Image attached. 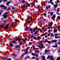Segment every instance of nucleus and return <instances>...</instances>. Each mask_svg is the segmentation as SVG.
Wrapping results in <instances>:
<instances>
[{"label": "nucleus", "instance_id": "23", "mask_svg": "<svg viewBox=\"0 0 60 60\" xmlns=\"http://www.w3.org/2000/svg\"><path fill=\"white\" fill-rule=\"evenodd\" d=\"M55 45H56L55 46H56V47H57V43H55Z\"/></svg>", "mask_w": 60, "mask_h": 60}, {"label": "nucleus", "instance_id": "4", "mask_svg": "<svg viewBox=\"0 0 60 60\" xmlns=\"http://www.w3.org/2000/svg\"><path fill=\"white\" fill-rule=\"evenodd\" d=\"M53 56H51L50 57V59H51L52 60H55V59L53 58Z\"/></svg>", "mask_w": 60, "mask_h": 60}, {"label": "nucleus", "instance_id": "56", "mask_svg": "<svg viewBox=\"0 0 60 60\" xmlns=\"http://www.w3.org/2000/svg\"><path fill=\"white\" fill-rule=\"evenodd\" d=\"M46 9H48V7H46Z\"/></svg>", "mask_w": 60, "mask_h": 60}, {"label": "nucleus", "instance_id": "15", "mask_svg": "<svg viewBox=\"0 0 60 60\" xmlns=\"http://www.w3.org/2000/svg\"><path fill=\"white\" fill-rule=\"evenodd\" d=\"M27 38H25V40H23V41L25 42V41H27Z\"/></svg>", "mask_w": 60, "mask_h": 60}, {"label": "nucleus", "instance_id": "27", "mask_svg": "<svg viewBox=\"0 0 60 60\" xmlns=\"http://www.w3.org/2000/svg\"><path fill=\"white\" fill-rule=\"evenodd\" d=\"M37 39V38L36 37H34L33 38V39H34V40H35V39Z\"/></svg>", "mask_w": 60, "mask_h": 60}, {"label": "nucleus", "instance_id": "33", "mask_svg": "<svg viewBox=\"0 0 60 60\" xmlns=\"http://www.w3.org/2000/svg\"><path fill=\"white\" fill-rule=\"evenodd\" d=\"M27 6H30V4H27Z\"/></svg>", "mask_w": 60, "mask_h": 60}, {"label": "nucleus", "instance_id": "55", "mask_svg": "<svg viewBox=\"0 0 60 60\" xmlns=\"http://www.w3.org/2000/svg\"><path fill=\"white\" fill-rule=\"evenodd\" d=\"M45 38H47V37H48V36L45 35Z\"/></svg>", "mask_w": 60, "mask_h": 60}, {"label": "nucleus", "instance_id": "11", "mask_svg": "<svg viewBox=\"0 0 60 60\" xmlns=\"http://www.w3.org/2000/svg\"><path fill=\"white\" fill-rule=\"evenodd\" d=\"M55 38L56 39H57V38H60V36H58L57 37L56 36L55 37Z\"/></svg>", "mask_w": 60, "mask_h": 60}, {"label": "nucleus", "instance_id": "28", "mask_svg": "<svg viewBox=\"0 0 60 60\" xmlns=\"http://www.w3.org/2000/svg\"><path fill=\"white\" fill-rule=\"evenodd\" d=\"M26 2V1H22V3H25Z\"/></svg>", "mask_w": 60, "mask_h": 60}, {"label": "nucleus", "instance_id": "42", "mask_svg": "<svg viewBox=\"0 0 60 60\" xmlns=\"http://www.w3.org/2000/svg\"><path fill=\"white\" fill-rule=\"evenodd\" d=\"M48 7V8H50V6H49Z\"/></svg>", "mask_w": 60, "mask_h": 60}, {"label": "nucleus", "instance_id": "40", "mask_svg": "<svg viewBox=\"0 0 60 60\" xmlns=\"http://www.w3.org/2000/svg\"><path fill=\"white\" fill-rule=\"evenodd\" d=\"M10 46H11V47H12L13 46V45H12V44H10Z\"/></svg>", "mask_w": 60, "mask_h": 60}, {"label": "nucleus", "instance_id": "36", "mask_svg": "<svg viewBox=\"0 0 60 60\" xmlns=\"http://www.w3.org/2000/svg\"><path fill=\"white\" fill-rule=\"evenodd\" d=\"M53 1V0H50V3H52V2Z\"/></svg>", "mask_w": 60, "mask_h": 60}, {"label": "nucleus", "instance_id": "34", "mask_svg": "<svg viewBox=\"0 0 60 60\" xmlns=\"http://www.w3.org/2000/svg\"><path fill=\"white\" fill-rule=\"evenodd\" d=\"M46 35V33H44L42 35V36H45Z\"/></svg>", "mask_w": 60, "mask_h": 60}, {"label": "nucleus", "instance_id": "62", "mask_svg": "<svg viewBox=\"0 0 60 60\" xmlns=\"http://www.w3.org/2000/svg\"><path fill=\"white\" fill-rule=\"evenodd\" d=\"M48 29H50V27H47Z\"/></svg>", "mask_w": 60, "mask_h": 60}, {"label": "nucleus", "instance_id": "10", "mask_svg": "<svg viewBox=\"0 0 60 60\" xmlns=\"http://www.w3.org/2000/svg\"><path fill=\"white\" fill-rule=\"evenodd\" d=\"M58 5V4L57 5H56V4H54V5L53 6L54 7H55V8H56L57 7V6Z\"/></svg>", "mask_w": 60, "mask_h": 60}, {"label": "nucleus", "instance_id": "12", "mask_svg": "<svg viewBox=\"0 0 60 60\" xmlns=\"http://www.w3.org/2000/svg\"><path fill=\"white\" fill-rule=\"evenodd\" d=\"M35 52L36 53H39V51L38 50H36L35 51Z\"/></svg>", "mask_w": 60, "mask_h": 60}, {"label": "nucleus", "instance_id": "1", "mask_svg": "<svg viewBox=\"0 0 60 60\" xmlns=\"http://www.w3.org/2000/svg\"><path fill=\"white\" fill-rule=\"evenodd\" d=\"M7 13H8V12H7L5 13H4L2 15L3 17H4V19H5L7 17Z\"/></svg>", "mask_w": 60, "mask_h": 60}, {"label": "nucleus", "instance_id": "60", "mask_svg": "<svg viewBox=\"0 0 60 60\" xmlns=\"http://www.w3.org/2000/svg\"><path fill=\"white\" fill-rule=\"evenodd\" d=\"M51 31V30H49V31H48V32H50Z\"/></svg>", "mask_w": 60, "mask_h": 60}, {"label": "nucleus", "instance_id": "59", "mask_svg": "<svg viewBox=\"0 0 60 60\" xmlns=\"http://www.w3.org/2000/svg\"><path fill=\"white\" fill-rule=\"evenodd\" d=\"M20 46L21 45H22V43H20Z\"/></svg>", "mask_w": 60, "mask_h": 60}, {"label": "nucleus", "instance_id": "58", "mask_svg": "<svg viewBox=\"0 0 60 60\" xmlns=\"http://www.w3.org/2000/svg\"><path fill=\"white\" fill-rule=\"evenodd\" d=\"M48 40H45V42H48Z\"/></svg>", "mask_w": 60, "mask_h": 60}, {"label": "nucleus", "instance_id": "9", "mask_svg": "<svg viewBox=\"0 0 60 60\" xmlns=\"http://www.w3.org/2000/svg\"><path fill=\"white\" fill-rule=\"evenodd\" d=\"M31 55L32 56H36V54L35 53H33Z\"/></svg>", "mask_w": 60, "mask_h": 60}, {"label": "nucleus", "instance_id": "50", "mask_svg": "<svg viewBox=\"0 0 60 60\" xmlns=\"http://www.w3.org/2000/svg\"><path fill=\"white\" fill-rule=\"evenodd\" d=\"M48 43H51V42H50L49 41H48Z\"/></svg>", "mask_w": 60, "mask_h": 60}, {"label": "nucleus", "instance_id": "24", "mask_svg": "<svg viewBox=\"0 0 60 60\" xmlns=\"http://www.w3.org/2000/svg\"><path fill=\"white\" fill-rule=\"evenodd\" d=\"M53 12H51V13H50V15H53Z\"/></svg>", "mask_w": 60, "mask_h": 60}, {"label": "nucleus", "instance_id": "51", "mask_svg": "<svg viewBox=\"0 0 60 60\" xmlns=\"http://www.w3.org/2000/svg\"><path fill=\"white\" fill-rule=\"evenodd\" d=\"M52 47H54V48H55V47H56V46L54 45L52 46Z\"/></svg>", "mask_w": 60, "mask_h": 60}, {"label": "nucleus", "instance_id": "53", "mask_svg": "<svg viewBox=\"0 0 60 60\" xmlns=\"http://www.w3.org/2000/svg\"><path fill=\"white\" fill-rule=\"evenodd\" d=\"M36 56H37V57H38V54H37V55H36Z\"/></svg>", "mask_w": 60, "mask_h": 60}, {"label": "nucleus", "instance_id": "48", "mask_svg": "<svg viewBox=\"0 0 60 60\" xmlns=\"http://www.w3.org/2000/svg\"><path fill=\"white\" fill-rule=\"evenodd\" d=\"M57 11L58 12H59V10L58 9H57Z\"/></svg>", "mask_w": 60, "mask_h": 60}, {"label": "nucleus", "instance_id": "49", "mask_svg": "<svg viewBox=\"0 0 60 60\" xmlns=\"http://www.w3.org/2000/svg\"><path fill=\"white\" fill-rule=\"evenodd\" d=\"M51 4H52V5H54V3H53V2H52Z\"/></svg>", "mask_w": 60, "mask_h": 60}, {"label": "nucleus", "instance_id": "38", "mask_svg": "<svg viewBox=\"0 0 60 60\" xmlns=\"http://www.w3.org/2000/svg\"><path fill=\"white\" fill-rule=\"evenodd\" d=\"M58 35V34H56L55 35V36H56L57 35Z\"/></svg>", "mask_w": 60, "mask_h": 60}, {"label": "nucleus", "instance_id": "6", "mask_svg": "<svg viewBox=\"0 0 60 60\" xmlns=\"http://www.w3.org/2000/svg\"><path fill=\"white\" fill-rule=\"evenodd\" d=\"M56 18V15L54 14L53 15V17H52V19H54V18Z\"/></svg>", "mask_w": 60, "mask_h": 60}, {"label": "nucleus", "instance_id": "2", "mask_svg": "<svg viewBox=\"0 0 60 60\" xmlns=\"http://www.w3.org/2000/svg\"><path fill=\"white\" fill-rule=\"evenodd\" d=\"M39 47H41L42 49H43V44L41 43V45H39Z\"/></svg>", "mask_w": 60, "mask_h": 60}, {"label": "nucleus", "instance_id": "25", "mask_svg": "<svg viewBox=\"0 0 60 60\" xmlns=\"http://www.w3.org/2000/svg\"><path fill=\"white\" fill-rule=\"evenodd\" d=\"M50 32H49V34H48V36H50Z\"/></svg>", "mask_w": 60, "mask_h": 60}, {"label": "nucleus", "instance_id": "30", "mask_svg": "<svg viewBox=\"0 0 60 60\" xmlns=\"http://www.w3.org/2000/svg\"><path fill=\"white\" fill-rule=\"evenodd\" d=\"M12 9L13 10H14V9H15V8H14V7H13L12 8Z\"/></svg>", "mask_w": 60, "mask_h": 60}, {"label": "nucleus", "instance_id": "21", "mask_svg": "<svg viewBox=\"0 0 60 60\" xmlns=\"http://www.w3.org/2000/svg\"><path fill=\"white\" fill-rule=\"evenodd\" d=\"M1 28H4V27L3 25L2 26H1Z\"/></svg>", "mask_w": 60, "mask_h": 60}, {"label": "nucleus", "instance_id": "16", "mask_svg": "<svg viewBox=\"0 0 60 60\" xmlns=\"http://www.w3.org/2000/svg\"><path fill=\"white\" fill-rule=\"evenodd\" d=\"M60 26H59V27H58V30L59 29V31L60 32V29H60Z\"/></svg>", "mask_w": 60, "mask_h": 60}, {"label": "nucleus", "instance_id": "5", "mask_svg": "<svg viewBox=\"0 0 60 60\" xmlns=\"http://www.w3.org/2000/svg\"><path fill=\"white\" fill-rule=\"evenodd\" d=\"M30 30L31 31L32 33H33V31H32V30H33V32H34L35 31V30L34 29H30Z\"/></svg>", "mask_w": 60, "mask_h": 60}, {"label": "nucleus", "instance_id": "13", "mask_svg": "<svg viewBox=\"0 0 60 60\" xmlns=\"http://www.w3.org/2000/svg\"><path fill=\"white\" fill-rule=\"evenodd\" d=\"M60 60V56L59 57L57 58V59L56 60Z\"/></svg>", "mask_w": 60, "mask_h": 60}, {"label": "nucleus", "instance_id": "26", "mask_svg": "<svg viewBox=\"0 0 60 60\" xmlns=\"http://www.w3.org/2000/svg\"><path fill=\"white\" fill-rule=\"evenodd\" d=\"M48 51V50L47 49H46L45 50V52H46V53H47V52Z\"/></svg>", "mask_w": 60, "mask_h": 60}, {"label": "nucleus", "instance_id": "54", "mask_svg": "<svg viewBox=\"0 0 60 60\" xmlns=\"http://www.w3.org/2000/svg\"><path fill=\"white\" fill-rule=\"evenodd\" d=\"M44 15H47V14L46 13H45L43 14Z\"/></svg>", "mask_w": 60, "mask_h": 60}, {"label": "nucleus", "instance_id": "39", "mask_svg": "<svg viewBox=\"0 0 60 60\" xmlns=\"http://www.w3.org/2000/svg\"><path fill=\"white\" fill-rule=\"evenodd\" d=\"M57 18L58 19H60V17L59 16H58L57 17Z\"/></svg>", "mask_w": 60, "mask_h": 60}, {"label": "nucleus", "instance_id": "64", "mask_svg": "<svg viewBox=\"0 0 60 60\" xmlns=\"http://www.w3.org/2000/svg\"><path fill=\"white\" fill-rule=\"evenodd\" d=\"M60 44V42H59L58 43V44Z\"/></svg>", "mask_w": 60, "mask_h": 60}, {"label": "nucleus", "instance_id": "45", "mask_svg": "<svg viewBox=\"0 0 60 60\" xmlns=\"http://www.w3.org/2000/svg\"><path fill=\"white\" fill-rule=\"evenodd\" d=\"M57 14H58L59 15H60V13H58V12H57L56 13Z\"/></svg>", "mask_w": 60, "mask_h": 60}, {"label": "nucleus", "instance_id": "14", "mask_svg": "<svg viewBox=\"0 0 60 60\" xmlns=\"http://www.w3.org/2000/svg\"><path fill=\"white\" fill-rule=\"evenodd\" d=\"M56 32H57V30L56 29L55 30H54V33H55Z\"/></svg>", "mask_w": 60, "mask_h": 60}, {"label": "nucleus", "instance_id": "20", "mask_svg": "<svg viewBox=\"0 0 60 60\" xmlns=\"http://www.w3.org/2000/svg\"><path fill=\"white\" fill-rule=\"evenodd\" d=\"M37 34V31H35L34 33V34Z\"/></svg>", "mask_w": 60, "mask_h": 60}, {"label": "nucleus", "instance_id": "17", "mask_svg": "<svg viewBox=\"0 0 60 60\" xmlns=\"http://www.w3.org/2000/svg\"><path fill=\"white\" fill-rule=\"evenodd\" d=\"M15 40H14L12 41V43L14 44L15 43Z\"/></svg>", "mask_w": 60, "mask_h": 60}, {"label": "nucleus", "instance_id": "63", "mask_svg": "<svg viewBox=\"0 0 60 60\" xmlns=\"http://www.w3.org/2000/svg\"><path fill=\"white\" fill-rule=\"evenodd\" d=\"M38 9H39H39H40V7H38Z\"/></svg>", "mask_w": 60, "mask_h": 60}, {"label": "nucleus", "instance_id": "61", "mask_svg": "<svg viewBox=\"0 0 60 60\" xmlns=\"http://www.w3.org/2000/svg\"><path fill=\"white\" fill-rule=\"evenodd\" d=\"M7 1V0H4L3 2H5V1Z\"/></svg>", "mask_w": 60, "mask_h": 60}, {"label": "nucleus", "instance_id": "35", "mask_svg": "<svg viewBox=\"0 0 60 60\" xmlns=\"http://www.w3.org/2000/svg\"><path fill=\"white\" fill-rule=\"evenodd\" d=\"M43 41H40V42H41V43H42V42H43Z\"/></svg>", "mask_w": 60, "mask_h": 60}, {"label": "nucleus", "instance_id": "18", "mask_svg": "<svg viewBox=\"0 0 60 60\" xmlns=\"http://www.w3.org/2000/svg\"><path fill=\"white\" fill-rule=\"evenodd\" d=\"M4 5H1L0 6V7H4Z\"/></svg>", "mask_w": 60, "mask_h": 60}, {"label": "nucleus", "instance_id": "43", "mask_svg": "<svg viewBox=\"0 0 60 60\" xmlns=\"http://www.w3.org/2000/svg\"><path fill=\"white\" fill-rule=\"evenodd\" d=\"M4 9H6V6H4Z\"/></svg>", "mask_w": 60, "mask_h": 60}, {"label": "nucleus", "instance_id": "3", "mask_svg": "<svg viewBox=\"0 0 60 60\" xmlns=\"http://www.w3.org/2000/svg\"><path fill=\"white\" fill-rule=\"evenodd\" d=\"M28 50V48H27L26 49H25L24 50V51H26L25 52V54H26L27 53H28V51L27 50Z\"/></svg>", "mask_w": 60, "mask_h": 60}, {"label": "nucleus", "instance_id": "57", "mask_svg": "<svg viewBox=\"0 0 60 60\" xmlns=\"http://www.w3.org/2000/svg\"><path fill=\"white\" fill-rule=\"evenodd\" d=\"M28 23H30V20H29L28 21Z\"/></svg>", "mask_w": 60, "mask_h": 60}, {"label": "nucleus", "instance_id": "52", "mask_svg": "<svg viewBox=\"0 0 60 60\" xmlns=\"http://www.w3.org/2000/svg\"><path fill=\"white\" fill-rule=\"evenodd\" d=\"M34 58H35V57H33L32 58V59H34Z\"/></svg>", "mask_w": 60, "mask_h": 60}, {"label": "nucleus", "instance_id": "47", "mask_svg": "<svg viewBox=\"0 0 60 60\" xmlns=\"http://www.w3.org/2000/svg\"><path fill=\"white\" fill-rule=\"evenodd\" d=\"M7 60H11V59L9 58L7 59Z\"/></svg>", "mask_w": 60, "mask_h": 60}, {"label": "nucleus", "instance_id": "37", "mask_svg": "<svg viewBox=\"0 0 60 60\" xmlns=\"http://www.w3.org/2000/svg\"><path fill=\"white\" fill-rule=\"evenodd\" d=\"M20 47V46L19 45H17L16 46V48H19V47Z\"/></svg>", "mask_w": 60, "mask_h": 60}, {"label": "nucleus", "instance_id": "29", "mask_svg": "<svg viewBox=\"0 0 60 60\" xmlns=\"http://www.w3.org/2000/svg\"><path fill=\"white\" fill-rule=\"evenodd\" d=\"M5 29H8V26H7L5 28Z\"/></svg>", "mask_w": 60, "mask_h": 60}, {"label": "nucleus", "instance_id": "44", "mask_svg": "<svg viewBox=\"0 0 60 60\" xmlns=\"http://www.w3.org/2000/svg\"><path fill=\"white\" fill-rule=\"evenodd\" d=\"M25 5H23V9H25Z\"/></svg>", "mask_w": 60, "mask_h": 60}, {"label": "nucleus", "instance_id": "7", "mask_svg": "<svg viewBox=\"0 0 60 60\" xmlns=\"http://www.w3.org/2000/svg\"><path fill=\"white\" fill-rule=\"evenodd\" d=\"M16 40L17 41H21V39H20L19 38H17L16 39Z\"/></svg>", "mask_w": 60, "mask_h": 60}, {"label": "nucleus", "instance_id": "32", "mask_svg": "<svg viewBox=\"0 0 60 60\" xmlns=\"http://www.w3.org/2000/svg\"><path fill=\"white\" fill-rule=\"evenodd\" d=\"M33 4L34 5L35 4V2L34 1H33Z\"/></svg>", "mask_w": 60, "mask_h": 60}, {"label": "nucleus", "instance_id": "31", "mask_svg": "<svg viewBox=\"0 0 60 60\" xmlns=\"http://www.w3.org/2000/svg\"><path fill=\"white\" fill-rule=\"evenodd\" d=\"M52 24H53V23L52 22H51L49 24L50 25H52Z\"/></svg>", "mask_w": 60, "mask_h": 60}, {"label": "nucleus", "instance_id": "19", "mask_svg": "<svg viewBox=\"0 0 60 60\" xmlns=\"http://www.w3.org/2000/svg\"><path fill=\"white\" fill-rule=\"evenodd\" d=\"M40 37H41L40 36H38L37 37V38L38 39H39V40H40Z\"/></svg>", "mask_w": 60, "mask_h": 60}, {"label": "nucleus", "instance_id": "46", "mask_svg": "<svg viewBox=\"0 0 60 60\" xmlns=\"http://www.w3.org/2000/svg\"><path fill=\"white\" fill-rule=\"evenodd\" d=\"M34 37V35L32 36L31 37V38H33V37Z\"/></svg>", "mask_w": 60, "mask_h": 60}, {"label": "nucleus", "instance_id": "8", "mask_svg": "<svg viewBox=\"0 0 60 60\" xmlns=\"http://www.w3.org/2000/svg\"><path fill=\"white\" fill-rule=\"evenodd\" d=\"M57 41V40H53L51 42H56Z\"/></svg>", "mask_w": 60, "mask_h": 60}, {"label": "nucleus", "instance_id": "22", "mask_svg": "<svg viewBox=\"0 0 60 60\" xmlns=\"http://www.w3.org/2000/svg\"><path fill=\"white\" fill-rule=\"evenodd\" d=\"M42 58L43 59H45V57L44 56H43L42 57Z\"/></svg>", "mask_w": 60, "mask_h": 60}, {"label": "nucleus", "instance_id": "41", "mask_svg": "<svg viewBox=\"0 0 60 60\" xmlns=\"http://www.w3.org/2000/svg\"><path fill=\"white\" fill-rule=\"evenodd\" d=\"M40 31L41 33H42V30L41 29L40 30Z\"/></svg>", "mask_w": 60, "mask_h": 60}]
</instances>
